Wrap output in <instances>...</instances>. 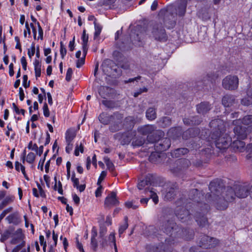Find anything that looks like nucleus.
Returning a JSON list of instances; mask_svg holds the SVG:
<instances>
[{"label": "nucleus", "instance_id": "nucleus-18", "mask_svg": "<svg viewBox=\"0 0 252 252\" xmlns=\"http://www.w3.org/2000/svg\"><path fill=\"white\" fill-rule=\"evenodd\" d=\"M153 125H147L141 127L139 128V131L143 135H148V136L152 135L154 132L157 130Z\"/></svg>", "mask_w": 252, "mask_h": 252}, {"label": "nucleus", "instance_id": "nucleus-32", "mask_svg": "<svg viewBox=\"0 0 252 252\" xmlns=\"http://www.w3.org/2000/svg\"><path fill=\"white\" fill-rule=\"evenodd\" d=\"M218 77L219 74L217 72H210L206 75V77H204L205 79L204 81L207 80L208 82L213 83L218 78Z\"/></svg>", "mask_w": 252, "mask_h": 252}, {"label": "nucleus", "instance_id": "nucleus-63", "mask_svg": "<svg viewBox=\"0 0 252 252\" xmlns=\"http://www.w3.org/2000/svg\"><path fill=\"white\" fill-rule=\"evenodd\" d=\"M98 186H99L98 188L96 190V191L95 192L96 197H99V196H101V191L102 189V186H101L100 185H98Z\"/></svg>", "mask_w": 252, "mask_h": 252}, {"label": "nucleus", "instance_id": "nucleus-54", "mask_svg": "<svg viewBox=\"0 0 252 252\" xmlns=\"http://www.w3.org/2000/svg\"><path fill=\"white\" fill-rule=\"evenodd\" d=\"M35 53V47H34V44L32 43L31 46V51H30V49H28V56L30 58H32V56L34 55Z\"/></svg>", "mask_w": 252, "mask_h": 252}, {"label": "nucleus", "instance_id": "nucleus-50", "mask_svg": "<svg viewBox=\"0 0 252 252\" xmlns=\"http://www.w3.org/2000/svg\"><path fill=\"white\" fill-rule=\"evenodd\" d=\"M43 114L45 117H48L50 115V112L46 103L44 104L43 107Z\"/></svg>", "mask_w": 252, "mask_h": 252}, {"label": "nucleus", "instance_id": "nucleus-13", "mask_svg": "<svg viewBox=\"0 0 252 252\" xmlns=\"http://www.w3.org/2000/svg\"><path fill=\"white\" fill-rule=\"evenodd\" d=\"M201 207L202 214H201L200 213L197 212L194 217L196 221L198 222L199 225L204 226L207 222V219L204 216V215L209 210V206L206 204H204L203 206H201Z\"/></svg>", "mask_w": 252, "mask_h": 252}, {"label": "nucleus", "instance_id": "nucleus-22", "mask_svg": "<svg viewBox=\"0 0 252 252\" xmlns=\"http://www.w3.org/2000/svg\"><path fill=\"white\" fill-rule=\"evenodd\" d=\"M5 220H7L9 223L18 224L20 222V217L17 212L9 215L6 218Z\"/></svg>", "mask_w": 252, "mask_h": 252}, {"label": "nucleus", "instance_id": "nucleus-3", "mask_svg": "<svg viewBox=\"0 0 252 252\" xmlns=\"http://www.w3.org/2000/svg\"><path fill=\"white\" fill-rule=\"evenodd\" d=\"M187 0H181L177 8L172 5L168 6L166 9H161L160 14H164V23L168 28H172L175 25V16L178 15L180 16H184L185 14L187 7Z\"/></svg>", "mask_w": 252, "mask_h": 252}, {"label": "nucleus", "instance_id": "nucleus-53", "mask_svg": "<svg viewBox=\"0 0 252 252\" xmlns=\"http://www.w3.org/2000/svg\"><path fill=\"white\" fill-rule=\"evenodd\" d=\"M109 240L110 241H111L112 242L114 243V247H115V252H118L117 247H116V244L115 236V234L114 233H111L109 235Z\"/></svg>", "mask_w": 252, "mask_h": 252}, {"label": "nucleus", "instance_id": "nucleus-40", "mask_svg": "<svg viewBox=\"0 0 252 252\" xmlns=\"http://www.w3.org/2000/svg\"><path fill=\"white\" fill-rule=\"evenodd\" d=\"M124 223L121 225L119 229V233L120 236L124 233V232L127 229L128 227V218L127 217H125L124 218Z\"/></svg>", "mask_w": 252, "mask_h": 252}, {"label": "nucleus", "instance_id": "nucleus-26", "mask_svg": "<svg viewBox=\"0 0 252 252\" xmlns=\"http://www.w3.org/2000/svg\"><path fill=\"white\" fill-rule=\"evenodd\" d=\"M233 123L235 125L239 123H242L245 125H249L252 123V115H247L245 116L242 120L238 119L234 120Z\"/></svg>", "mask_w": 252, "mask_h": 252}, {"label": "nucleus", "instance_id": "nucleus-24", "mask_svg": "<svg viewBox=\"0 0 252 252\" xmlns=\"http://www.w3.org/2000/svg\"><path fill=\"white\" fill-rule=\"evenodd\" d=\"M240 140L241 139L234 140L232 143V147L235 151L243 152L245 149V143Z\"/></svg>", "mask_w": 252, "mask_h": 252}, {"label": "nucleus", "instance_id": "nucleus-16", "mask_svg": "<svg viewBox=\"0 0 252 252\" xmlns=\"http://www.w3.org/2000/svg\"><path fill=\"white\" fill-rule=\"evenodd\" d=\"M119 201L116 198V193L115 192H111L105 198L104 205L106 207H111L117 205Z\"/></svg>", "mask_w": 252, "mask_h": 252}, {"label": "nucleus", "instance_id": "nucleus-42", "mask_svg": "<svg viewBox=\"0 0 252 252\" xmlns=\"http://www.w3.org/2000/svg\"><path fill=\"white\" fill-rule=\"evenodd\" d=\"M35 155L32 152L29 153L26 158V161L29 163H32L35 160Z\"/></svg>", "mask_w": 252, "mask_h": 252}, {"label": "nucleus", "instance_id": "nucleus-15", "mask_svg": "<svg viewBox=\"0 0 252 252\" xmlns=\"http://www.w3.org/2000/svg\"><path fill=\"white\" fill-rule=\"evenodd\" d=\"M247 128L242 126H237L234 128V132L235 136L237 139L244 140L248 134Z\"/></svg>", "mask_w": 252, "mask_h": 252}, {"label": "nucleus", "instance_id": "nucleus-48", "mask_svg": "<svg viewBox=\"0 0 252 252\" xmlns=\"http://www.w3.org/2000/svg\"><path fill=\"white\" fill-rule=\"evenodd\" d=\"M73 73V71L71 68H68L67 69L66 74V77H65V80L69 82L70 81L71 79V76Z\"/></svg>", "mask_w": 252, "mask_h": 252}, {"label": "nucleus", "instance_id": "nucleus-6", "mask_svg": "<svg viewBox=\"0 0 252 252\" xmlns=\"http://www.w3.org/2000/svg\"><path fill=\"white\" fill-rule=\"evenodd\" d=\"M185 204L187 205L186 200L183 198L180 199L176 202L177 206L175 210L176 216L183 222H187L191 219V215L184 206Z\"/></svg>", "mask_w": 252, "mask_h": 252}, {"label": "nucleus", "instance_id": "nucleus-43", "mask_svg": "<svg viewBox=\"0 0 252 252\" xmlns=\"http://www.w3.org/2000/svg\"><path fill=\"white\" fill-rule=\"evenodd\" d=\"M79 151H80L82 153H83L84 151V147L82 143H81L79 145L77 144L75 147L74 154L76 156H78L79 155Z\"/></svg>", "mask_w": 252, "mask_h": 252}, {"label": "nucleus", "instance_id": "nucleus-52", "mask_svg": "<svg viewBox=\"0 0 252 252\" xmlns=\"http://www.w3.org/2000/svg\"><path fill=\"white\" fill-rule=\"evenodd\" d=\"M37 25L38 26V34H39L38 39L40 38L41 40H42L43 38V32L42 29L41 27L40 26L38 22H37Z\"/></svg>", "mask_w": 252, "mask_h": 252}, {"label": "nucleus", "instance_id": "nucleus-51", "mask_svg": "<svg viewBox=\"0 0 252 252\" xmlns=\"http://www.w3.org/2000/svg\"><path fill=\"white\" fill-rule=\"evenodd\" d=\"M107 175V172L105 171H103L101 172L100 175L98 179L97 184V185H100L102 180L106 177Z\"/></svg>", "mask_w": 252, "mask_h": 252}, {"label": "nucleus", "instance_id": "nucleus-20", "mask_svg": "<svg viewBox=\"0 0 252 252\" xmlns=\"http://www.w3.org/2000/svg\"><path fill=\"white\" fill-rule=\"evenodd\" d=\"M235 97L232 95L226 94L222 99V103L225 107H230L235 103Z\"/></svg>", "mask_w": 252, "mask_h": 252}, {"label": "nucleus", "instance_id": "nucleus-38", "mask_svg": "<svg viewBox=\"0 0 252 252\" xmlns=\"http://www.w3.org/2000/svg\"><path fill=\"white\" fill-rule=\"evenodd\" d=\"M144 191L146 193H149L150 198H152L153 201L155 204H157L158 201V196L156 193H155L153 191L150 190V189H147V188L144 190Z\"/></svg>", "mask_w": 252, "mask_h": 252}, {"label": "nucleus", "instance_id": "nucleus-35", "mask_svg": "<svg viewBox=\"0 0 252 252\" xmlns=\"http://www.w3.org/2000/svg\"><path fill=\"white\" fill-rule=\"evenodd\" d=\"M14 197L12 196H6L0 203V210H1L8 204L12 203L14 200Z\"/></svg>", "mask_w": 252, "mask_h": 252}, {"label": "nucleus", "instance_id": "nucleus-39", "mask_svg": "<svg viewBox=\"0 0 252 252\" xmlns=\"http://www.w3.org/2000/svg\"><path fill=\"white\" fill-rule=\"evenodd\" d=\"M96 20L95 19L94 22L95 29V32L94 33V39H95L99 35L102 30V27L101 26V25H100L99 24L96 23Z\"/></svg>", "mask_w": 252, "mask_h": 252}, {"label": "nucleus", "instance_id": "nucleus-37", "mask_svg": "<svg viewBox=\"0 0 252 252\" xmlns=\"http://www.w3.org/2000/svg\"><path fill=\"white\" fill-rule=\"evenodd\" d=\"M149 185H151L150 179L148 178H146L145 180H142L139 183H138L137 187L140 190L143 189L144 188H145V189L146 188L147 189H149L148 187L146 188V186H148Z\"/></svg>", "mask_w": 252, "mask_h": 252}, {"label": "nucleus", "instance_id": "nucleus-1", "mask_svg": "<svg viewBox=\"0 0 252 252\" xmlns=\"http://www.w3.org/2000/svg\"><path fill=\"white\" fill-rule=\"evenodd\" d=\"M209 188L210 192L206 195L208 199L214 202L218 210L226 209L228 202L232 201L236 196L233 187H223L218 180L211 182Z\"/></svg>", "mask_w": 252, "mask_h": 252}, {"label": "nucleus", "instance_id": "nucleus-56", "mask_svg": "<svg viewBox=\"0 0 252 252\" xmlns=\"http://www.w3.org/2000/svg\"><path fill=\"white\" fill-rule=\"evenodd\" d=\"M26 243H21V245H18L16 246L12 251L11 252H18L23 247H25Z\"/></svg>", "mask_w": 252, "mask_h": 252}, {"label": "nucleus", "instance_id": "nucleus-44", "mask_svg": "<svg viewBox=\"0 0 252 252\" xmlns=\"http://www.w3.org/2000/svg\"><path fill=\"white\" fill-rule=\"evenodd\" d=\"M67 52L66 49L62 41L60 42V54L62 59H63Z\"/></svg>", "mask_w": 252, "mask_h": 252}, {"label": "nucleus", "instance_id": "nucleus-34", "mask_svg": "<svg viewBox=\"0 0 252 252\" xmlns=\"http://www.w3.org/2000/svg\"><path fill=\"white\" fill-rule=\"evenodd\" d=\"M32 141H31L28 145V148L29 149L35 151L37 153V154L39 156H41V155L43 153V146H40L38 148L37 147V145L36 144H34L33 145V147L32 148Z\"/></svg>", "mask_w": 252, "mask_h": 252}, {"label": "nucleus", "instance_id": "nucleus-33", "mask_svg": "<svg viewBox=\"0 0 252 252\" xmlns=\"http://www.w3.org/2000/svg\"><path fill=\"white\" fill-rule=\"evenodd\" d=\"M104 161L107 166V169L113 174L114 176H116V174L114 173L115 167L114 164L110 160V158L108 157L104 158Z\"/></svg>", "mask_w": 252, "mask_h": 252}, {"label": "nucleus", "instance_id": "nucleus-10", "mask_svg": "<svg viewBox=\"0 0 252 252\" xmlns=\"http://www.w3.org/2000/svg\"><path fill=\"white\" fill-rule=\"evenodd\" d=\"M219 244V240L208 236L203 235L199 240L200 247L205 249H210L216 247Z\"/></svg>", "mask_w": 252, "mask_h": 252}, {"label": "nucleus", "instance_id": "nucleus-30", "mask_svg": "<svg viewBox=\"0 0 252 252\" xmlns=\"http://www.w3.org/2000/svg\"><path fill=\"white\" fill-rule=\"evenodd\" d=\"M14 228L12 227H10L6 230L4 233L1 234V236L0 239L1 242H4L6 240L9 238L10 237H11L13 232H14Z\"/></svg>", "mask_w": 252, "mask_h": 252}, {"label": "nucleus", "instance_id": "nucleus-4", "mask_svg": "<svg viewBox=\"0 0 252 252\" xmlns=\"http://www.w3.org/2000/svg\"><path fill=\"white\" fill-rule=\"evenodd\" d=\"M164 233L173 237H182L187 240H190L193 237L192 230L184 229L177 225L173 220H168L162 225Z\"/></svg>", "mask_w": 252, "mask_h": 252}, {"label": "nucleus", "instance_id": "nucleus-55", "mask_svg": "<svg viewBox=\"0 0 252 252\" xmlns=\"http://www.w3.org/2000/svg\"><path fill=\"white\" fill-rule=\"evenodd\" d=\"M126 206L128 208H132L133 209H136L138 208V206L134 205L132 201H127L125 203Z\"/></svg>", "mask_w": 252, "mask_h": 252}, {"label": "nucleus", "instance_id": "nucleus-46", "mask_svg": "<svg viewBox=\"0 0 252 252\" xmlns=\"http://www.w3.org/2000/svg\"><path fill=\"white\" fill-rule=\"evenodd\" d=\"M125 123H128L129 127H131L134 124V119L133 117H127L125 119Z\"/></svg>", "mask_w": 252, "mask_h": 252}, {"label": "nucleus", "instance_id": "nucleus-12", "mask_svg": "<svg viewBox=\"0 0 252 252\" xmlns=\"http://www.w3.org/2000/svg\"><path fill=\"white\" fill-rule=\"evenodd\" d=\"M122 118V115L118 113H114L112 115H109L105 113L100 114L98 117L100 123L104 125H108L111 122L114 121L116 119L120 121Z\"/></svg>", "mask_w": 252, "mask_h": 252}, {"label": "nucleus", "instance_id": "nucleus-19", "mask_svg": "<svg viewBox=\"0 0 252 252\" xmlns=\"http://www.w3.org/2000/svg\"><path fill=\"white\" fill-rule=\"evenodd\" d=\"M177 169L175 171H181L189 167L190 162L187 159H181L176 161Z\"/></svg>", "mask_w": 252, "mask_h": 252}, {"label": "nucleus", "instance_id": "nucleus-2", "mask_svg": "<svg viewBox=\"0 0 252 252\" xmlns=\"http://www.w3.org/2000/svg\"><path fill=\"white\" fill-rule=\"evenodd\" d=\"M210 126L212 128L210 136L215 140L216 147L220 149L227 148L230 144V138L223 134V121L220 119L212 120L210 123Z\"/></svg>", "mask_w": 252, "mask_h": 252}, {"label": "nucleus", "instance_id": "nucleus-58", "mask_svg": "<svg viewBox=\"0 0 252 252\" xmlns=\"http://www.w3.org/2000/svg\"><path fill=\"white\" fill-rule=\"evenodd\" d=\"M102 103L108 108H112L113 106V103L110 100H104L102 101Z\"/></svg>", "mask_w": 252, "mask_h": 252}, {"label": "nucleus", "instance_id": "nucleus-47", "mask_svg": "<svg viewBox=\"0 0 252 252\" xmlns=\"http://www.w3.org/2000/svg\"><path fill=\"white\" fill-rule=\"evenodd\" d=\"M192 120L191 121L192 122V126L199 125L202 120L198 116H194L191 117Z\"/></svg>", "mask_w": 252, "mask_h": 252}, {"label": "nucleus", "instance_id": "nucleus-17", "mask_svg": "<svg viewBox=\"0 0 252 252\" xmlns=\"http://www.w3.org/2000/svg\"><path fill=\"white\" fill-rule=\"evenodd\" d=\"M211 108V105L208 102H201L196 106L197 112L202 115L206 114Z\"/></svg>", "mask_w": 252, "mask_h": 252}, {"label": "nucleus", "instance_id": "nucleus-27", "mask_svg": "<svg viewBox=\"0 0 252 252\" xmlns=\"http://www.w3.org/2000/svg\"><path fill=\"white\" fill-rule=\"evenodd\" d=\"M76 132L73 129H68L65 133V140L67 144L70 145L73 139L76 136Z\"/></svg>", "mask_w": 252, "mask_h": 252}, {"label": "nucleus", "instance_id": "nucleus-25", "mask_svg": "<svg viewBox=\"0 0 252 252\" xmlns=\"http://www.w3.org/2000/svg\"><path fill=\"white\" fill-rule=\"evenodd\" d=\"M82 48H83V54H85V56H86L87 53V51L88 49V42L89 36L88 34L86 33V30H84L83 32V34L82 36Z\"/></svg>", "mask_w": 252, "mask_h": 252}, {"label": "nucleus", "instance_id": "nucleus-29", "mask_svg": "<svg viewBox=\"0 0 252 252\" xmlns=\"http://www.w3.org/2000/svg\"><path fill=\"white\" fill-rule=\"evenodd\" d=\"M158 123L160 127H166L171 125V120L168 117H163L158 121Z\"/></svg>", "mask_w": 252, "mask_h": 252}, {"label": "nucleus", "instance_id": "nucleus-31", "mask_svg": "<svg viewBox=\"0 0 252 252\" xmlns=\"http://www.w3.org/2000/svg\"><path fill=\"white\" fill-rule=\"evenodd\" d=\"M189 152V150L187 148H178L175 150L172 153L173 157L175 158H179L182 155L187 154Z\"/></svg>", "mask_w": 252, "mask_h": 252}, {"label": "nucleus", "instance_id": "nucleus-21", "mask_svg": "<svg viewBox=\"0 0 252 252\" xmlns=\"http://www.w3.org/2000/svg\"><path fill=\"white\" fill-rule=\"evenodd\" d=\"M177 187L175 185H172L166 190L164 198L167 200H170L174 198L177 192Z\"/></svg>", "mask_w": 252, "mask_h": 252}, {"label": "nucleus", "instance_id": "nucleus-8", "mask_svg": "<svg viewBox=\"0 0 252 252\" xmlns=\"http://www.w3.org/2000/svg\"><path fill=\"white\" fill-rule=\"evenodd\" d=\"M239 85V79L237 76L228 75L222 81V86L225 90H235Z\"/></svg>", "mask_w": 252, "mask_h": 252}, {"label": "nucleus", "instance_id": "nucleus-62", "mask_svg": "<svg viewBox=\"0 0 252 252\" xmlns=\"http://www.w3.org/2000/svg\"><path fill=\"white\" fill-rule=\"evenodd\" d=\"M75 36L73 37L72 40L69 42L68 47L70 51H73L74 49Z\"/></svg>", "mask_w": 252, "mask_h": 252}, {"label": "nucleus", "instance_id": "nucleus-41", "mask_svg": "<svg viewBox=\"0 0 252 252\" xmlns=\"http://www.w3.org/2000/svg\"><path fill=\"white\" fill-rule=\"evenodd\" d=\"M132 38V42L133 44H135L137 45L140 46L141 44V38L142 35L137 33L136 36H134Z\"/></svg>", "mask_w": 252, "mask_h": 252}, {"label": "nucleus", "instance_id": "nucleus-57", "mask_svg": "<svg viewBox=\"0 0 252 252\" xmlns=\"http://www.w3.org/2000/svg\"><path fill=\"white\" fill-rule=\"evenodd\" d=\"M141 78V76L138 75V76H137V77H136L135 78H129V79H128L127 80H125L124 81V83L125 84H127V83H129L133 82L135 81H137L139 80Z\"/></svg>", "mask_w": 252, "mask_h": 252}, {"label": "nucleus", "instance_id": "nucleus-14", "mask_svg": "<svg viewBox=\"0 0 252 252\" xmlns=\"http://www.w3.org/2000/svg\"><path fill=\"white\" fill-rule=\"evenodd\" d=\"M12 239L10 241V244L12 245H21L22 242L26 243L24 241V235L22 233L21 229H18L16 231H14L11 236Z\"/></svg>", "mask_w": 252, "mask_h": 252}, {"label": "nucleus", "instance_id": "nucleus-36", "mask_svg": "<svg viewBox=\"0 0 252 252\" xmlns=\"http://www.w3.org/2000/svg\"><path fill=\"white\" fill-rule=\"evenodd\" d=\"M33 64L35 77L37 79L41 75V64L38 60H35Z\"/></svg>", "mask_w": 252, "mask_h": 252}, {"label": "nucleus", "instance_id": "nucleus-9", "mask_svg": "<svg viewBox=\"0 0 252 252\" xmlns=\"http://www.w3.org/2000/svg\"><path fill=\"white\" fill-rule=\"evenodd\" d=\"M233 188L235 195L238 198H246L250 193V186L246 184H235Z\"/></svg>", "mask_w": 252, "mask_h": 252}, {"label": "nucleus", "instance_id": "nucleus-23", "mask_svg": "<svg viewBox=\"0 0 252 252\" xmlns=\"http://www.w3.org/2000/svg\"><path fill=\"white\" fill-rule=\"evenodd\" d=\"M202 194L199 192V190L196 189H192L189 193V197L190 200H192L194 202L198 203L199 202V198Z\"/></svg>", "mask_w": 252, "mask_h": 252}, {"label": "nucleus", "instance_id": "nucleus-64", "mask_svg": "<svg viewBox=\"0 0 252 252\" xmlns=\"http://www.w3.org/2000/svg\"><path fill=\"white\" fill-rule=\"evenodd\" d=\"M247 93L249 97L252 98V83L248 87Z\"/></svg>", "mask_w": 252, "mask_h": 252}, {"label": "nucleus", "instance_id": "nucleus-5", "mask_svg": "<svg viewBox=\"0 0 252 252\" xmlns=\"http://www.w3.org/2000/svg\"><path fill=\"white\" fill-rule=\"evenodd\" d=\"M164 135L162 130H157L152 135L147 136V140L149 143H155L154 147L158 153L165 151L171 145L169 138H162Z\"/></svg>", "mask_w": 252, "mask_h": 252}, {"label": "nucleus", "instance_id": "nucleus-45", "mask_svg": "<svg viewBox=\"0 0 252 252\" xmlns=\"http://www.w3.org/2000/svg\"><path fill=\"white\" fill-rule=\"evenodd\" d=\"M148 91V89L146 87L140 88L137 91L133 93V96L137 97L139 95L143 93H146Z\"/></svg>", "mask_w": 252, "mask_h": 252}, {"label": "nucleus", "instance_id": "nucleus-60", "mask_svg": "<svg viewBox=\"0 0 252 252\" xmlns=\"http://www.w3.org/2000/svg\"><path fill=\"white\" fill-rule=\"evenodd\" d=\"M21 63H22L23 69L26 70L27 69V63L26 59L25 57H22L21 58Z\"/></svg>", "mask_w": 252, "mask_h": 252}, {"label": "nucleus", "instance_id": "nucleus-59", "mask_svg": "<svg viewBox=\"0 0 252 252\" xmlns=\"http://www.w3.org/2000/svg\"><path fill=\"white\" fill-rule=\"evenodd\" d=\"M28 80V76L27 75H24L23 76V85L24 87L26 88H28L30 86V81H29L28 83H27Z\"/></svg>", "mask_w": 252, "mask_h": 252}, {"label": "nucleus", "instance_id": "nucleus-61", "mask_svg": "<svg viewBox=\"0 0 252 252\" xmlns=\"http://www.w3.org/2000/svg\"><path fill=\"white\" fill-rule=\"evenodd\" d=\"M15 40L16 42V45L15 48L16 49H19L20 51L21 52L22 49H21V44H20L19 38L18 36H16L15 37Z\"/></svg>", "mask_w": 252, "mask_h": 252}, {"label": "nucleus", "instance_id": "nucleus-7", "mask_svg": "<svg viewBox=\"0 0 252 252\" xmlns=\"http://www.w3.org/2000/svg\"><path fill=\"white\" fill-rule=\"evenodd\" d=\"M151 32L153 36L157 40L165 41L167 39L165 31L161 23H157L153 25Z\"/></svg>", "mask_w": 252, "mask_h": 252}, {"label": "nucleus", "instance_id": "nucleus-11", "mask_svg": "<svg viewBox=\"0 0 252 252\" xmlns=\"http://www.w3.org/2000/svg\"><path fill=\"white\" fill-rule=\"evenodd\" d=\"M101 67L104 74L110 75L114 72H117V65L111 60L105 59L101 64Z\"/></svg>", "mask_w": 252, "mask_h": 252}, {"label": "nucleus", "instance_id": "nucleus-49", "mask_svg": "<svg viewBox=\"0 0 252 252\" xmlns=\"http://www.w3.org/2000/svg\"><path fill=\"white\" fill-rule=\"evenodd\" d=\"M85 57L86 56H85V54H83V57L77 60V62L76 63L77 67L79 68L84 64Z\"/></svg>", "mask_w": 252, "mask_h": 252}, {"label": "nucleus", "instance_id": "nucleus-28", "mask_svg": "<svg viewBox=\"0 0 252 252\" xmlns=\"http://www.w3.org/2000/svg\"><path fill=\"white\" fill-rule=\"evenodd\" d=\"M146 117L150 121L155 120L157 118L156 109L154 107L149 108L146 111Z\"/></svg>", "mask_w": 252, "mask_h": 252}]
</instances>
